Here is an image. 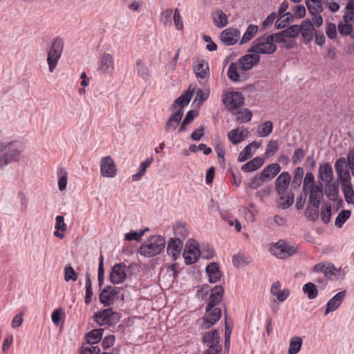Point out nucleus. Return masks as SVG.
Listing matches in <instances>:
<instances>
[{"label":"nucleus","mask_w":354,"mask_h":354,"mask_svg":"<svg viewBox=\"0 0 354 354\" xmlns=\"http://www.w3.org/2000/svg\"><path fill=\"white\" fill-rule=\"evenodd\" d=\"M346 294V291L342 290L335 294L330 299H329L326 304V308L324 313L325 315L339 308L345 298Z\"/></svg>","instance_id":"20"},{"label":"nucleus","mask_w":354,"mask_h":354,"mask_svg":"<svg viewBox=\"0 0 354 354\" xmlns=\"http://www.w3.org/2000/svg\"><path fill=\"white\" fill-rule=\"evenodd\" d=\"M339 182L326 183L325 187V194L326 197L333 201H337L339 196Z\"/></svg>","instance_id":"25"},{"label":"nucleus","mask_w":354,"mask_h":354,"mask_svg":"<svg viewBox=\"0 0 354 354\" xmlns=\"http://www.w3.org/2000/svg\"><path fill=\"white\" fill-rule=\"evenodd\" d=\"M104 329H93L86 334V342L88 344H95L100 342L102 337Z\"/></svg>","instance_id":"31"},{"label":"nucleus","mask_w":354,"mask_h":354,"mask_svg":"<svg viewBox=\"0 0 354 354\" xmlns=\"http://www.w3.org/2000/svg\"><path fill=\"white\" fill-rule=\"evenodd\" d=\"M273 129V123L271 121H266L258 127L257 133L261 137H266L272 133Z\"/></svg>","instance_id":"39"},{"label":"nucleus","mask_w":354,"mask_h":354,"mask_svg":"<svg viewBox=\"0 0 354 354\" xmlns=\"http://www.w3.org/2000/svg\"><path fill=\"white\" fill-rule=\"evenodd\" d=\"M233 265L236 268H240L245 264H248L250 261L247 260V257L244 254H234L232 257Z\"/></svg>","instance_id":"52"},{"label":"nucleus","mask_w":354,"mask_h":354,"mask_svg":"<svg viewBox=\"0 0 354 354\" xmlns=\"http://www.w3.org/2000/svg\"><path fill=\"white\" fill-rule=\"evenodd\" d=\"M222 101L228 110H234L244 104L245 98L241 92L230 91L223 95Z\"/></svg>","instance_id":"10"},{"label":"nucleus","mask_w":354,"mask_h":354,"mask_svg":"<svg viewBox=\"0 0 354 354\" xmlns=\"http://www.w3.org/2000/svg\"><path fill=\"white\" fill-rule=\"evenodd\" d=\"M127 267L124 263L115 264L111 269L109 275V279L113 284H120L123 283L127 279Z\"/></svg>","instance_id":"11"},{"label":"nucleus","mask_w":354,"mask_h":354,"mask_svg":"<svg viewBox=\"0 0 354 354\" xmlns=\"http://www.w3.org/2000/svg\"><path fill=\"white\" fill-rule=\"evenodd\" d=\"M205 259H209L214 256V250L210 248L208 244H203L201 250H200L199 257Z\"/></svg>","instance_id":"54"},{"label":"nucleus","mask_w":354,"mask_h":354,"mask_svg":"<svg viewBox=\"0 0 354 354\" xmlns=\"http://www.w3.org/2000/svg\"><path fill=\"white\" fill-rule=\"evenodd\" d=\"M304 176V169L301 167H297L293 172V179L291 183V188L297 189L301 186Z\"/></svg>","instance_id":"32"},{"label":"nucleus","mask_w":354,"mask_h":354,"mask_svg":"<svg viewBox=\"0 0 354 354\" xmlns=\"http://www.w3.org/2000/svg\"><path fill=\"white\" fill-rule=\"evenodd\" d=\"M64 315H65V313L62 308L54 310L51 315L52 322L55 325H57V326L59 325V324L60 323L61 319L62 318V317Z\"/></svg>","instance_id":"60"},{"label":"nucleus","mask_w":354,"mask_h":354,"mask_svg":"<svg viewBox=\"0 0 354 354\" xmlns=\"http://www.w3.org/2000/svg\"><path fill=\"white\" fill-rule=\"evenodd\" d=\"M149 230L148 227H145V229L140 230L139 231H133L131 230L129 232L126 233L124 234V239L127 241H140L142 237L144 236L146 232H148Z\"/></svg>","instance_id":"35"},{"label":"nucleus","mask_w":354,"mask_h":354,"mask_svg":"<svg viewBox=\"0 0 354 354\" xmlns=\"http://www.w3.org/2000/svg\"><path fill=\"white\" fill-rule=\"evenodd\" d=\"M279 202L277 206L282 209H286L290 207L294 203L295 194L292 192H287L286 195H279Z\"/></svg>","instance_id":"30"},{"label":"nucleus","mask_w":354,"mask_h":354,"mask_svg":"<svg viewBox=\"0 0 354 354\" xmlns=\"http://www.w3.org/2000/svg\"><path fill=\"white\" fill-rule=\"evenodd\" d=\"M302 339L300 337H293L290 341V346L288 348L289 354H297L300 351L302 346Z\"/></svg>","instance_id":"36"},{"label":"nucleus","mask_w":354,"mask_h":354,"mask_svg":"<svg viewBox=\"0 0 354 354\" xmlns=\"http://www.w3.org/2000/svg\"><path fill=\"white\" fill-rule=\"evenodd\" d=\"M266 180L260 173L259 175L254 176L247 183V186L252 189H257Z\"/></svg>","instance_id":"44"},{"label":"nucleus","mask_w":354,"mask_h":354,"mask_svg":"<svg viewBox=\"0 0 354 354\" xmlns=\"http://www.w3.org/2000/svg\"><path fill=\"white\" fill-rule=\"evenodd\" d=\"M183 246V243L180 238H170L167 247L168 255L172 257L174 261L179 257Z\"/></svg>","instance_id":"15"},{"label":"nucleus","mask_w":354,"mask_h":354,"mask_svg":"<svg viewBox=\"0 0 354 354\" xmlns=\"http://www.w3.org/2000/svg\"><path fill=\"white\" fill-rule=\"evenodd\" d=\"M281 166L278 163H272L267 165L261 172L266 181L273 179L281 171Z\"/></svg>","instance_id":"24"},{"label":"nucleus","mask_w":354,"mask_h":354,"mask_svg":"<svg viewBox=\"0 0 354 354\" xmlns=\"http://www.w3.org/2000/svg\"><path fill=\"white\" fill-rule=\"evenodd\" d=\"M351 212L347 209H342L337 216L336 217L335 225L340 228L343 226L345 222L350 218Z\"/></svg>","instance_id":"41"},{"label":"nucleus","mask_w":354,"mask_h":354,"mask_svg":"<svg viewBox=\"0 0 354 354\" xmlns=\"http://www.w3.org/2000/svg\"><path fill=\"white\" fill-rule=\"evenodd\" d=\"M279 150V144L277 140H271L268 145L266 153L269 154L270 156L274 155Z\"/></svg>","instance_id":"59"},{"label":"nucleus","mask_w":354,"mask_h":354,"mask_svg":"<svg viewBox=\"0 0 354 354\" xmlns=\"http://www.w3.org/2000/svg\"><path fill=\"white\" fill-rule=\"evenodd\" d=\"M221 338L219 332L216 329L206 332L201 339L203 344L208 348L203 352L202 354H220L222 351V346L220 344Z\"/></svg>","instance_id":"4"},{"label":"nucleus","mask_w":354,"mask_h":354,"mask_svg":"<svg viewBox=\"0 0 354 354\" xmlns=\"http://www.w3.org/2000/svg\"><path fill=\"white\" fill-rule=\"evenodd\" d=\"M224 288L221 286H216L211 289V293L207 301L208 309L216 306L223 298Z\"/></svg>","instance_id":"18"},{"label":"nucleus","mask_w":354,"mask_h":354,"mask_svg":"<svg viewBox=\"0 0 354 354\" xmlns=\"http://www.w3.org/2000/svg\"><path fill=\"white\" fill-rule=\"evenodd\" d=\"M305 156V151L301 148L297 149L292 156V161L294 165L301 162Z\"/></svg>","instance_id":"62"},{"label":"nucleus","mask_w":354,"mask_h":354,"mask_svg":"<svg viewBox=\"0 0 354 354\" xmlns=\"http://www.w3.org/2000/svg\"><path fill=\"white\" fill-rule=\"evenodd\" d=\"M326 34L330 39H334L337 37V30L335 24L332 22L326 23Z\"/></svg>","instance_id":"57"},{"label":"nucleus","mask_w":354,"mask_h":354,"mask_svg":"<svg viewBox=\"0 0 354 354\" xmlns=\"http://www.w3.org/2000/svg\"><path fill=\"white\" fill-rule=\"evenodd\" d=\"M252 149L250 145H247L242 151L239 154L238 161L240 162H245L252 156Z\"/></svg>","instance_id":"56"},{"label":"nucleus","mask_w":354,"mask_h":354,"mask_svg":"<svg viewBox=\"0 0 354 354\" xmlns=\"http://www.w3.org/2000/svg\"><path fill=\"white\" fill-rule=\"evenodd\" d=\"M174 234L177 236L176 238H180L185 239L187 236V230L185 227V223H176L173 227Z\"/></svg>","instance_id":"42"},{"label":"nucleus","mask_w":354,"mask_h":354,"mask_svg":"<svg viewBox=\"0 0 354 354\" xmlns=\"http://www.w3.org/2000/svg\"><path fill=\"white\" fill-rule=\"evenodd\" d=\"M137 72L143 80H147L149 77V68L143 64L140 59L136 61Z\"/></svg>","instance_id":"45"},{"label":"nucleus","mask_w":354,"mask_h":354,"mask_svg":"<svg viewBox=\"0 0 354 354\" xmlns=\"http://www.w3.org/2000/svg\"><path fill=\"white\" fill-rule=\"evenodd\" d=\"M303 292L309 299H314L318 295V290L315 284L313 282H308L303 286Z\"/></svg>","instance_id":"33"},{"label":"nucleus","mask_w":354,"mask_h":354,"mask_svg":"<svg viewBox=\"0 0 354 354\" xmlns=\"http://www.w3.org/2000/svg\"><path fill=\"white\" fill-rule=\"evenodd\" d=\"M263 163L264 159L258 156L244 164L241 167V169L245 172L254 171L260 168Z\"/></svg>","instance_id":"28"},{"label":"nucleus","mask_w":354,"mask_h":354,"mask_svg":"<svg viewBox=\"0 0 354 354\" xmlns=\"http://www.w3.org/2000/svg\"><path fill=\"white\" fill-rule=\"evenodd\" d=\"M222 315L221 308L216 306L208 309V305L205 308V314L203 317L201 327L203 329H209L219 321Z\"/></svg>","instance_id":"9"},{"label":"nucleus","mask_w":354,"mask_h":354,"mask_svg":"<svg viewBox=\"0 0 354 354\" xmlns=\"http://www.w3.org/2000/svg\"><path fill=\"white\" fill-rule=\"evenodd\" d=\"M85 288L86 292L84 296V303L88 305L91 303L92 297L93 296L92 282L88 268L86 270L85 273Z\"/></svg>","instance_id":"29"},{"label":"nucleus","mask_w":354,"mask_h":354,"mask_svg":"<svg viewBox=\"0 0 354 354\" xmlns=\"http://www.w3.org/2000/svg\"><path fill=\"white\" fill-rule=\"evenodd\" d=\"M347 162L352 175L354 176V148L351 149L347 155Z\"/></svg>","instance_id":"64"},{"label":"nucleus","mask_w":354,"mask_h":354,"mask_svg":"<svg viewBox=\"0 0 354 354\" xmlns=\"http://www.w3.org/2000/svg\"><path fill=\"white\" fill-rule=\"evenodd\" d=\"M306 217L310 221H316L319 217V211L307 207L305 211Z\"/></svg>","instance_id":"61"},{"label":"nucleus","mask_w":354,"mask_h":354,"mask_svg":"<svg viewBox=\"0 0 354 354\" xmlns=\"http://www.w3.org/2000/svg\"><path fill=\"white\" fill-rule=\"evenodd\" d=\"M282 32L286 37L295 38L299 35L301 28L299 25H292L282 30Z\"/></svg>","instance_id":"48"},{"label":"nucleus","mask_w":354,"mask_h":354,"mask_svg":"<svg viewBox=\"0 0 354 354\" xmlns=\"http://www.w3.org/2000/svg\"><path fill=\"white\" fill-rule=\"evenodd\" d=\"M257 30L258 26L257 25L250 24L243 34L240 44L241 45L250 41L257 34Z\"/></svg>","instance_id":"34"},{"label":"nucleus","mask_w":354,"mask_h":354,"mask_svg":"<svg viewBox=\"0 0 354 354\" xmlns=\"http://www.w3.org/2000/svg\"><path fill=\"white\" fill-rule=\"evenodd\" d=\"M259 53H253L242 56L239 59V66L243 71L250 70L254 66L257 65L260 61Z\"/></svg>","instance_id":"14"},{"label":"nucleus","mask_w":354,"mask_h":354,"mask_svg":"<svg viewBox=\"0 0 354 354\" xmlns=\"http://www.w3.org/2000/svg\"><path fill=\"white\" fill-rule=\"evenodd\" d=\"M212 17L215 26L223 28L228 24L227 15L221 9H217L212 13Z\"/></svg>","instance_id":"26"},{"label":"nucleus","mask_w":354,"mask_h":354,"mask_svg":"<svg viewBox=\"0 0 354 354\" xmlns=\"http://www.w3.org/2000/svg\"><path fill=\"white\" fill-rule=\"evenodd\" d=\"M274 43V34L267 36V34L265 33L252 42L251 47L248 52L263 55L272 54L277 50V46Z\"/></svg>","instance_id":"2"},{"label":"nucleus","mask_w":354,"mask_h":354,"mask_svg":"<svg viewBox=\"0 0 354 354\" xmlns=\"http://www.w3.org/2000/svg\"><path fill=\"white\" fill-rule=\"evenodd\" d=\"M113 68V57L111 54L103 53L101 55L99 69L104 73H107Z\"/></svg>","instance_id":"27"},{"label":"nucleus","mask_w":354,"mask_h":354,"mask_svg":"<svg viewBox=\"0 0 354 354\" xmlns=\"http://www.w3.org/2000/svg\"><path fill=\"white\" fill-rule=\"evenodd\" d=\"M272 251L279 259H287L297 252V248L283 240H279L273 245Z\"/></svg>","instance_id":"8"},{"label":"nucleus","mask_w":354,"mask_h":354,"mask_svg":"<svg viewBox=\"0 0 354 354\" xmlns=\"http://www.w3.org/2000/svg\"><path fill=\"white\" fill-rule=\"evenodd\" d=\"M252 112L248 109H243L237 113L236 120L240 122H248L252 118Z\"/></svg>","instance_id":"51"},{"label":"nucleus","mask_w":354,"mask_h":354,"mask_svg":"<svg viewBox=\"0 0 354 354\" xmlns=\"http://www.w3.org/2000/svg\"><path fill=\"white\" fill-rule=\"evenodd\" d=\"M199 244L197 241L190 239L187 241L183 252H187V254L193 255H198L199 257Z\"/></svg>","instance_id":"38"},{"label":"nucleus","mask_w":354,"mask_h":354,"mask_svg":"<svg viewBox=\"0 0 354 354\" xmlns=\"http://www.w3.org/2000/svg\"><path fill=\"white\" fill-rule=\"evenodd\" d=\"M291 180L290 174L288 171L281 173L275 180V191L278 195L284 194Z\"/></svg>","instance_id":"13"},{"label":"nucleus","mask_w":354,"mask_h":354,"mask_svg":"<svg viewBox=\"0 0 354 354\" xmlns=\"http://www.w3.org/2000/svg\"><path fill=\"white\" fill-rule=\"evenodd\" d=\"M300 33L301 34L304 43L306 44L313 40L314 35L316 33V30L315 28L314 30L311 28H304L301 29Z\"/></svg>","instance_id":"53"},{"label":"nucleus","mask_w":354,"mask_h":354,"mask_svg":"<svg viewBox=\"0 0 354 354\" xmlns=\"http://www.w3.org/2000/svg\"><path fill=\"white\" fill-rule=\"evenodd\" d=\"M99 301L105 307H109L113 304L115 300L111 295V292H106V290H102L99 295Z\"/></svg>","instance_id":"43"},{"label":"nucleus","mask_w":354,"mask_h":354,"mask_svg":"<svg viewBox=\"0 0 354 354\" xmlns=\"http://www.w3.org/2000/svg\"><path fill=\"white\" fill-rule=\"evenodd\" d=\"M165 247V240L163 236L154 235L150 236L142 243L138 249V252L145 257H153L159 254Z\"/></svg>","instance_id":"1"},{"label":"nucleus","mask_w":354,"mask_h":354,"mask_svg":"<svg viewBox=\"0 0 354 354\" xmlns=\"http://www.w3.org/2000/svg\"><path fill=\"white\" fill-rule=\"evenodd\" d=\"M194 92V89H191V85L189 86L188 89L185 91L182 95H180L177 99L175 100L174 103L170 107L171 111H174L178 109H182L188 105L190 102V100L192 97L193 93Z\"/></svg>","instance_id":"16"},{"label":"nucleus","mask_w":354,"mask_h":354,"mask_svg":"<svg viewBox=\"0 0 354 354\" xmlns=\"http://www.w3.org/2000/svg\"><path fill=\"white\" fill-rule=\"evenodd\" d=\"M342 191L344 193L346 203L354 205V190L352 185L342 187Z\"/></svg>","instance_id":"50"},{"label":"nucleus","mask_w":354,"mask_h":354,"mask_svg":"<svg viewBox=\"0 0 354 354\" xmlns=\"http://www.w3.org/2000/svg\"><path fill=\"white\" fill-rule=\"evenodd\" d=\"M227 137L234 145H237L245 139L243 131H239V129H232L229 131Z\"/></svg>","instance_id":"37"},{"label":"nucleus","mask_w":354,"mask_h":354,"mask_svg":"<svg viewBox=\"0 0 354 354\" xmlns=\"http://www.w3.org/2000/svg\"><path fill=\"white\" fill-rule=\"evenodd\" d=\"M77 274L71 266V264H68L64 268V280L66 281H69L70 280L73 281H75L77 279Z\"/></svg>","instance_id":"49"},{"label":"nucleus","mask_w":354,"mask_h":354,"mask_svg":"<svg viewBox=\"0 0 354 354\" xmlns=\"http://www.w3.org/2000/svg\"><path fill=\"white\" fill-rule=\"evenodd\" d=\"M318 180L326 183H331L333 180V171L332 166L328 162L320 163L319 165Z\"/></svg>","instance_id":"17"},{"label":"nucleus","mask_w":354,"mask_h":354,"mask_svg":"<svg viewBox=\"0 0 354 354\" xmlns=\"http://www.w3.org/2000/svg\"><path fill=\"white\" fill-rule=\"evenodd\" d=\"M100 172L104 177L113 178L117 174V167L113 159L110 156H106L101 159Z\"/></svg>","instance_id":"12"},{"label":"nucleus","mask_w":354,"mask_h":354,"mask_svg":"<svg viewBox=\"0 0 354 354\" xmlns=\"http://www.w3.org/2000/svg\"><path fill=\"white\" fill-rule=\"evenodd\" d=\"M184 114V109H178L172 113L165 124V131L176 130L179 125Z\"/></svg>","instance_id":"21"},{"label":"nucleus","mask_w":354,"mask_h":354,"mask_svg":"<svg viewBox=\"0 0 354 354\" xmlns=\"http://www.w3.org/2000/svg\"><path fill=\"white\" fill-rule=\"evenodd\" d=\"M64 42L59 37L54 39L50 50L48 52L47 62L49 67V71L53 72L55 69L58 60L59 59L62 50Z\"/></svg>","instance_id":"6"},{"label":"nucleus","mask_w":354,"mask_h":354,"mask_svg":"<svg viewBox=\"0 0 354 354\" xmlns=\"http://www.w3.org/2000/svg\"><path fill=\"white\" fill-rule=\"evenodd\" d=\"M337 30L342 37L351 35L353 31V25L350 23L339 22L337 25Z\"/></svg>","instance_id":"47"},{"label":"nucleus","mask_w":354,"mask_h":354,"mask_svg":"<svg viewBox=\"0 0 354 354\" xmlns=\"http://www.w3.org/2000/svg\"><path fill=\"white\" fill-rule=\"evenodd\" d=\"M173 10L171 9H167L161 12L160 15V22L167 26L168 24L171 23V15Z\"/></svg>","instance_id":"55"},{"label":"nucleus","mask_w":354,"mask_h":354,"mask_svg":"<svg viewBox=\"0 0 354 354\" xmlns=\"http://www.w3.org/2000/svg\"><path fill=\"white\" fill-rule=\"evenodd\" d=\"M194 71L198 78H205L209 75L208 62L204 59L197 58L196 64L194 66Z\"/></svg>","instance_id":"23"},{"label":"nucleus","mask_w":354,"mask_h":354,"mask_svg":"<svg viewBox=\"0 0 354 354\" xmlns=\"http://www.w3.org/2000/svg\"><path fill=\"white\" fill-rule=\"evenodd\" d=\"M174 22L177 30H180L183 28L182 17L180 15L179 10L178 8H176L174 10Z\"/></svg>","instance_id":"63"},{"label":"nucleus","mask_w":354,"mask_h":354,"mask_svg":"<svg viewBox=\"0 0 354 354\" xmlns=\"http://www.w3.org/2000/svg\"><path fill=\"white\" fill-rule=\"evenodd\" d=\"M100 348L98 346L91 344V346H82L81 347L80 354H99Z\"/></svg>","instance_id":"58"},{"label":"nucleus","mask_w":354,"mask_h":354,"mask_svg":"<svg viewBox=\"0 0 354 354\" xmlns=\"http://www.w3.org/2000/svg\"><path fill=\"white\" fill-rule=\"evenodd\" d=\"M237 69V64L234 62H231L227 70V76L233 82L240 81V75Z\"/></svg>","instance_id":"46"},{"label":"nucleus","mask_w":354,"mask_h":354,"mask_svg":"<svg viewBox=\"0 0 354 354\" xmlns=\"http://www.w3.org/2000/svg\"><path fill=\"white\" fill-rule=\"evenodd\" d=\"M346 166V161L344 158H339L335 162V170L337 175V180L340 183L341 187L352 185L349 171L344 170Z\"/></svg>","instance_id":"7"},{"label":"nucleus","mask_w":354,"mask_h":354,"mask_svg":"<svg viewBox=\"0 0 354 354\" xmlns=\"http://www.w3.org/2000/svg\"><path fill=\"white\" fill-rule=\"evenodd\" d=\"M331 205L329 202H326L321 209V217L324 224H328L330 221L331 217Z\"/></svg>","instance_id":"40"},{"label":"nucleus","mask_w":354,"mask_h":354,"mask_svg":"<svg viewBox=\"0 0 354 354\" xmlns=\"http://www.w3.org/2000/svg\"><path fill=\"white\" fill-rule=\"evenodd\" d=\"M206 273L208 276L209 282L212 283H216L221 279L222 277V273L220 271L219 266L216 262L210 263L207 266Z\"/></svg>","instance_id":"22"},{"label":"nucleus","mask_w":354,"mask_h":354,"mask_svg":"<svg viewBox=\"0 0 354 354\" xmlns=\"http://www.w3.org/2000/svg\"><path fill=\"white\" fill-rule=\"evenodd\" d=\"M240 36V31L234 28L224 30L221 35V40L227 46L235 44Z\"/></svg>","instance_id":"19"},{"label":"nucleus","mask_w":354,"mask_h":354,"mask_svg":"<svg viewBox=\"0 0 354 354\" xmlns=\"http://www.w3.org/2000/svg\"><path fill=\"white\" fill-rule=\"evenodd\" d=\"M16 142H1L0 168L19 160L21 152L15 145Z\"/></svg>","instance_id":"3"},{"label":"nucleus","mask_w":354,"mask_h":354,"mask_svg":"<svg viewBox=\"0 0 354 354\" xmlns=\"http://www.w3.org/2000/svg\"><path fill=\"white\" fill-rule=\"evenodd\" d=\"M122 315L120 313L113 311V308H107L95 313L93 318V320L100 326H115L118 324Z\"/></svg>","instance_id":"5"}]
</instances>
